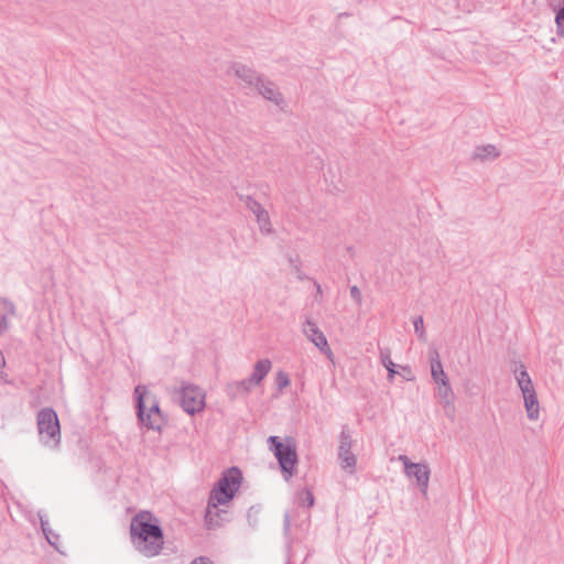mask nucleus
I'll return each mask as SVG.
<instances>
[{"instance_id":"nucleus-41","label":"nucleus","mask_w":564,"mask_h":564,"mask_svg":"<svg viewBox=\"0 0 564 564\" xmlns=\"http://www.w3.org/2000/svg\"><path fill=\"white\" fill-rule=\"evenodd\" d=\"M1 330H6V328H4V327H2V326L0 325V332H1Z\"/></svg>"},{"instance_id":"nucleus-27","label":"nucleus","mask_w":564,"mask_h":564,"mask_svg":"<svg viewBox=\"0 0 564 564\" xmlns=\"http://www.w3.org/2000/svg\"><path fill=\"white\" fill-rule=\"evenodd\" d=\"M41 529L47 540L48 543H52L50 539V534L52 533V529L50 528L48 520L44 517L40 516Z\"/></svg>"},{"instance_id":"nucleus-21","label":"nucleus","mask_w":564,"mask_h":564,"mask_svg":"<svg viewBox=\"0 0 564 564\" xmlns=\"http://www.w3.org/2000/svg\"><path fill=\"white\" fill-rule=\"evenodd\" d=\"M390 355L391 352L389 348H380L381 364L388 371V380L392 381L398 371L395 370L397 365L391 360Z\"/></svg>"},{"instance_id":"nucleus-39","label":"nucleus","mask_w":564,"mask_h":564,"mask_svg":"<svg viewBox=\"0 0 564 564\" xmlns=\"http://www.w3.org/2000/svg\"><path fill=\"white\" fill-rule=\"evenodd\" d=\"M4 366H6V359H4L2 351H0V368H2Z\"/></svg>"},{"instance_id":"nucleus-13","label":"nucleus","mask_w":564,"mask_h":564,"mask_svg":"<svg viewBox=\"0 0 564 564\" xmlns=\"http://www.w3.org/2000/svg\"><path fill=\"white\" fill-rule=\"evenodd\" d=\"M231 69L234 70L235 75L248 86L254 87L262 77V75L258 74L253 68L241 63H234Z\"/></svg>"},{"instance_id":"nucleus-25","label":"nucleus","mask_w":564,"mask_h":564,"mask_svg":"<svg viewBox=\"0 0 564 564\" xmlns=\"http://www.w3.org/2000/svg\"><path fill=\"white\" fill-rule=\"evenodd\" d=\"M555 23L557 35L564 37V10H556Z\"/></svg>"},{"instance_id":"nucleus-19","label":"nucleus","mask_w":564,"mask_h":564,"mask_svg":"<svg viewBox=\"0 0 564 564\" xmlns=\"http://www.w3.org/2000/svg\"><path fill=\"white\" fill-rule=\"evenodd\" d=\"M15 314V305L8 299H0V325L8 328L7 319Z\"/></svg>"},{"instance_id":"nucleus-32","label":"nucleus","mask_w":564,"mask_h":564,"mask_svg":"<svg viewBox=\"0 0 564 564\" xmlns=\"http://www.w3.org/2000/svg\"><path fill=\"white\" fill-rule=\"evenodd\" d=\"M398 459L403 464L404 473L406 471V466L415 464L412 463L406 455H400Z\"/></svg>"},{"instance_id":"nucleus-22","label":"nucleus","mask_w":564,"mask_h":564,"mask_svg":"<svg viewBox=\"0 0 564 564\" xmlns=\"http://www.w3.org/2000/svg\"><path fill=\"white\" fill-rule=\"evenodd\" d=\"M438 386V397L444 401L445 405H448L454 400V392L451 387L449 380L446 379L441 383H436Z\"/></svg>"},{"instance_id":"nucleus-31","label":"nucleus","mask_w":564,"mask_h":564,"mask_svg":"<svg viewBox=\"0 0 564 564\" xmlns=\"http://www.w3.org/2000/svg\"><path fill=\"white\" fill-rule=\"evenodd\" d=\"M189 564H215L208 556H197Z\"/></svg>"},{"instance_id":"nucleus-12","label":"nucleus","mask_w":564,"mask_h":564,"mask_svg":"<svg viewBox=\"0 0 564 564\" xmlns=\"http://www.w3.org/2000/svg\"><path fill=\"white\" fill-rule=\"evenodd\" d=\"M254 88L263 98L274 102L275 105H280L283 101V96L278 91L275 84L265 79L263 76L260 78V82L257 83Z\"/></svg>"},{"instance_id":"nucleus-8","label":"nucleus","mask_w":564,"mask_h":564,"mask_svg":"<svg viewBox=\"0 0 564 564\" xmlns=\"http://www.w3.org/2000/svg\"><path fill=\"white\" fill-rule=\"evenodd\" d=\"M302 332L307 337V339L311 340L319 349V351L327 357V359L332 361L334 360V354L328 345L327 338L318 328L315 322L306 318V321L303 323Z\"/></svg>"},{"instance_id":"nucleus-33","label":"nucleus","mask_w":564,"mask_h":564,"mask_svg":"<svg viewBox=\"0 0 564 564\" xmlns=\"http://www.w3.org/2000/svg\"><path fill=\"white\" fill-rule=\"evenodd\" d=\"M50 539L52 541V543H50V545H52L56 550H58L57 542L59 540V535L52 530V533L50 534Z\"/></svg>"},{"instance_id":"nucleus-3","label":"nucleus","mask_w":564,"mask_h":564,"mask_svg":"<svg viewBox=\"0 0 564 564\" xmlns=\"http://www.w3.org/2000/svg\"><path fill=\"white\" fill-rule=\"evenodd\" d=\"M267 443L269 449L273 453L279 463L284 479L289 480L293 477L295 466L299 462L294 440L292 437H288L286 442L283 443L279 436L271 435L268 437Z\"/></svg>"},{"instance_id":"nucleus-29","label":"nucleus","mask_w":564,"mask_h":564,"mask_svg":"<svg viewBox=\"0 0 564 564\" xmlns=\"http://www.w3.org/2000/svg\"><path fill=\"white\" fill-rule=\"evenodd\" d=\"M290 529H291V518L289 512L284 513L283 517V533L286 539L290 536Z\"/></svg>"},{"instance_id":"nucleus-14","label":"nucleus","mask_w":564,"mask_h":564,"mask_svg":"<svg viewBox=\"0 0 564 564\" xmlns=\"http://www.w3.org/2000/svg\"><path fill=\"white\" fill-rule=\"evenodd\" d=\"M252 387V382L247 378L240 381L229 382L226 386V392L231 400H235L240 397H247L250 393Z\"/></svg>"},{"instance_id":"nucleus-23","label":"nucleus","mask_w":564,"mask_h":564,"mask_svg":"<svg viewBox=\"0 0 564 564\" xmlns=\"http://www.w3.org/2000/svg\"><path fill=\"white\" fill-rule=\"evenodd\" d=\"M290 377L283 370L276 372L275 376V386L279 392H282L288 386H290Z\"/></svg>"},{"instance_id":"nucleus-16","label":"nucleus","mask_w":564,"mask_h":564,"mask_svg":"<svg viewBox=\"0 0 564 564\" xmlns=\"http://www.w3.org/2000/svg\"><path fill=\"white\" fill-rule=\"evenodd\" d=\"M521 392L523 395L524 406L527 410L528 417L530 420H538L539 413H540V408H539V401H538V397H536V392H535L534 388L529 389L528 392L525 390L521 391Z\"/></svg>"},{"instance_id":"nucleus-7","label":"nucleus","mask_w":564,"mask_h":564,"mask_svg":"<svg viewBox=\"0 0 564 564\" xmlns=\"http://www.w3.org/2000/svg\"><path fill=\"white\" fill-rule=\"evenodd\" d=\"M351 446L352 440L350 431L347 425H344L339 435L338 459L340 460L341 468L349 474L355 473L357 464V458L351 452Z\"/></svg>"},{"instance_id":"nucleus-4","label":"nucleus","mask_w":564,"mask_h":564,"mask_svg":"<svg viewBox=\"0 0 564 564\" xmlns=\"http://www.w3.org/2000/svg\"><path fill=\"white\" fill-rule=\"evenodd\" d=\"M242 479L239 467L232 466L226 469L214 485L208 498L218 503H229L239 490Z\"/></svg>"},{"instance_id":"nucleus-34","label":"nucleus","mask_w":564,"mask_h":564,"mask_svg":"<svg viewBox=\"0 0 564 564\" xmlns=\"http://www.w3.org/2000/svg\"><path fill=\"white\" fill-rule=\"evenodd\" d=\"M257 513H258V510L254 507H251L248 510V520H249L250 523H251L252 519H254L253 514H257Z\"/></svg>"},{"instance_id":"nucleus-40","label":"nucleus","mask_w":564,"mask_h":564,"mask_svg":"<svg viewBox=\"0 0 564 564\" xmlns=\"http://www.w3.org/2000/svg\"><path fill=\"white\" fill-rule=\"evenodd\" d=\"M0 377H1V379H2L6 383H9V382H10V381L8 380V375H7V373L1 372V373H0Z\"/></svg>"},{"instance_id":"nucleus-24","label":"nucleus","mask_w":564,"mask_h":564,"mask_svg":"<svg viewBox=\"0 0 564 564\" xmlns=\"http://www.w3.org/2000/svg\"><path fill=\"white\" fill-rule=\"evenodd\" d=\"M414 332L417 335V338L422 341L426 340V335L424 330V322L422 316H417L413 321Z\"/></svg>"},{"instance_id":"nucleus-5","label":"nucleus","mask_w":564,"mask_h":564,"mask_svg":"<svg viewBox=\"0 0 564 564\" xmlns=\"http://www.w3.org/2000/svg\"><path fill=\"white\" fill-rule=\"evenodd\" d=\"M37 430L45 446L57 448L61 443V424L53 408H44L37 413Z\"/></svg>"},{"instance_id":"nucleus-17","label":"nucleus","mask_w":564,"mask_h":564,"mask_svg":"<svg viewBox=\"0 0 564 564\" xmlns=\"http://www.w3.org/2000/svg\"><path fill=\"white\" fill-rule=\"evenodd\" d=\"M272 368V362L270 359H260L254 364L253 371L251 376L248 378L249 381L252 382L253 386H259L264 378L268 376Z\"/></svg>"},{"instance_id":"nucleus-35","label":"nucleus","mask_w":564,"mask_h":564,"mask_svg":"<svg viewBox=\"0 0 564 564\" xmlns=\"http://www.w3.org/2000/svg\"><path fill=\"white\" fill-rule=\"evenodd\" d=\"M257 513H258V510L254 507H251L248 510V520H249L250 523H251L252 519H254L253 514H257Z\"/></svg>"},{"instance_id":"nucleus-26","label":"nucleus","mask_w":564,"mask_h":564,"mask_svg":"<svg viewBox=\"0 0 564 564\" xmlns=\"http://www.w3.org/2000/svg\"><path fill=\"white\" fill-rule=\"evenodd\" d=\"M301 499H302L301 503L303 507L311 508L314 506L315 498L311 490H308V489L305 490L303 492V497Z\"/></svg>"},{"instance_id":"nucleus-6","label":"nucleus","mask_w":564,"mask_h":564,"mask_svg":"<svg viewBox=\"0 0 564 564\" xmlns=\"http://www.w3.org/2000/svg\"><path fill=\"white\" fill-rule=\"evenodd\" d=\"M182 409L189 415L202 412L205 408V392L193 383H182L178 390Z\"/></svg>"},{"instance_id":"nucleus-2","label":"nucleus","mask_w":564,"mask_h":564,"mask_svg":"<svg viewBox=\"0 0 564 564\" xmlns=\"http://www.w3.org/2000/svg\"><path fill=\"white\" fill-rule=\"evenodd\" d=\"M133 397L138 423L148 430L161 432L166 424V417L160 408L156 395L149 392L145 386L138 384L134 388Z\"/></svg>"},{"instance_id":"nucleus-18","label":"nucleus","mask_w":564,"mask_h":564,"mask_svg":"<svg viewBox=\"0 0 564 564\" xmlns=\"http://www.w3.org/2000/svg\"><path fill=\"white\" fill-rule=\"evenodd\" d=\"M514 377L521 391L525 390L528 392L529 389L534 388L532 380L523 364H520V367L514 370Z\"/></svg>"},{"instance_id":"nucleus-30","label":"nucleus","mask_w":564,"mask_h":564,"mask_svg":"<svg viewBox=\"0 0 564 564\" xmlns=\"http://www.w3.org/2000/svg\"><path fill=\"white\" fill-rule=\"evenodd\" d=\"M402 372L400 373L406 381L414 380V375L409 366H399Z\"/></svg>"},{"instance_id":"nucleus-37","label":"nucleus","mask_w":564,"mask_h":564,"mask_svg":"<svg viewBox=\"0 0 564 564\" xmlns=\"http://www.w3.org/2000/svg\"><path fill=\"white\" fill-rule=\"evenodd\" d=\"M294 270H295V272H296V274H297V278H299L300 280H303V279L305 278V276L302 274V271H301L300 265H295V269H294Z\"/></svg>"},{"instance_id":"nucleus-9","label":"nucleus","mask_w":564,"mask_h":564,"mask_svg":"<svg viewBox=\"0 0 564 564\" xmlns=\"http://www.w3.org/2000/svg\"><path fill=\"white\" fill-rule=\"evenodd\" d=\"M226 503H218L215 501H210L208 498L207 507L205 511V524L207 529L213 530L221 527L225 522L229 521L228 511L225 509H220L219 506H225Z\"/></svg>"},{"instance_id":"nucleus-15","label":"nucleus","mask_w":564,"mask_h":564,"mask_svg":"<svg viewBox=\"0 0 564 564\" xmlns=\"http://www.w3.org/2000/svg\"><path fill=\"white\" fill-rule=\"evenodd\" d=\"M430 365H431V376L435 383H441L442 381L448 379L447 375L443 369V364L441 361L440 354L436 349H433L429 354Z\"/></svg>"},{"instance_id":"nucleus-10","label":"nucleus","mask_w":564,"mask_h":564,"mask_svg":"<svg viewBox=\"0 0 564 564\" xmlns=\"http://www.w3.org/2000/svg\"><path fill=\"white\" fill-rule=\"evenodd\" d=\"M430 474L431 470L426 463H415L414 465L406 466L405 475L416 480V485L423 496L427 494Z\"/></svg>"},{"instance_id":"nucleus-38","label":"nucleus","mask_w":564,"mask_h":564,"mask_svg":"<svg viewBox=\"0 0 564 564\" xmlns=\"http://www.w3.org/2000/svg\"><path fill=\"white\" fill-rule=\"evenodd\" d=\"M294 270H295V272H296V274H297V278H299L300 280H303V279L305 278V276L302 274V271H301L300 265H295V269H294Z\"/></svg>"},{"instance_id":"nucleus-11","label":"nucleus","mask_w":564,"mask_h":564,"mask_svg":"<svg viewBox=\"0 0 564 564\" xmlns=\"http://www.w3.org/2000/svg\"><path fill=\"white\" fill-rule=\"evenodd\" d=\"M245 203L246 207L249 210H251L252 214L256 216L260 231L263 234H271L272 227L269 213L262 207V205L258 200H256L251 196H247Z\"/></svg>"},{"instance_id":"nucleus-1","label":"nucleus","mask_w":564,"mask_h":564,"mask_svg":"<svg viewBox=\"0 0 564 564\" xmlns=\"http://www.w3.org/2000/svg\"><path fill=\"white\" fill-rule=\"evenodd\" d=\"M130 540L133 547L145 557L159 555L164 545L163 529L150 511H140L130 522Z\"/></svg>"},{"instance_id":"nucleus-28","label":"nucleus","mask_w":564,"mask_h":564,"mask_svg":"<svg viewBox=\"0 0 564 564\" xmlns=\"http://www.w3.org/2000/svg\"><path fill=\"white\" fill-rule=\"evenodd\" d=\"M350 296L358 305L361 304L362 295L358 286L354 285L350 288Z\"/></svg>"},{"instance_id":"nucleus-20","label":"nucleus","mask_w":564,"mask_h":564,"mask_svg":"<svg viewBox=\"0 0 564 564\" xmlns=\"http://www.w3.org/2000/svg\"><path fill=\"white\" fill-rule=\"evenodd\" d=\"M498 156H499V152L497 151L496 147L492 144L477 147L473 154L474 160H480V161H485L488 159H496Z\"/></svg>"},{"instance_id":"nucleus-36","label":"nucleus","mask_w":564,"mask_h":564,"mask_svg":"<svg viewBox=\"0 0 564 564\" xmlns=\"http://www.w3.org/2000/svg\"><path fill=\"white\" fill-rule=\"evenodd\" d=\"M289 262H290L291 267H292L293 269H295V265H300V258H299V257H296L295 259L290 258V259H289Z\"/></svg>"}]
</instances>
